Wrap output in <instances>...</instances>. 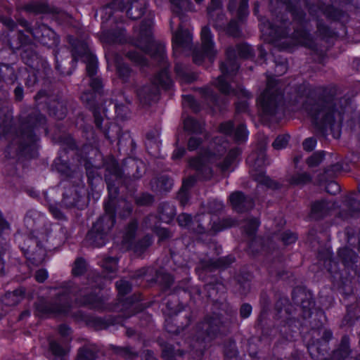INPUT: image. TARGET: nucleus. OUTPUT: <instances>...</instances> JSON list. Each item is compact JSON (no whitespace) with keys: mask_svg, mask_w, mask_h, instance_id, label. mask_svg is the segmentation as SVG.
<instances>
[{"mask_svg":"<svg viewBox=\"0 0 360 360\" xmlns=\"http://www.w3.org/2000/svg\"><path fill=\"white\" fill-rule=\"evenodd\" d=\"M153 18V15L150 14V17L141 22L139 30H135L136 39L133 42L136 46L149 53L162 65V70L155 77L152 84L143 86L137 92L140 102L144 105L156 99L160 88L167 89L172 85L167 71L165 45L156 44L152 39Z\"/></svg>","mask_w":360,"mask_h":360,"instance_id":"nucleus-1","label":"nucleus"},{"mask_svg":"<svg viewBox=\"0 0 360 360\" xmlns=\"http://www.w3.org/2000/svg\"><path fill=\"white\" fill-rule=\"evenodd\" d=\"M292 110H301L307 112L311 118L314 124L322 131H330L334 137L340 136V129L343 120V110L336 108L324 101H316L310 96L300 95L295 98Z\"/></svg>","mask_w":360,"mask_h":360,"instance_id":"nucleus-2","label":"nucleus"},{"mask_svg":"<svg viewBox=\"0 0 360 360\" xmlns=\"http://www.w3.org/2000/svg\"><path fill=\"white\" fill-rule=\"evenodd\" d=\"M210 147V149L202 152L200 156L191 159L189 162L190 167L196 171L198 176L205 180L210 179L212 176L210 164L215 163L221 172H225L229 170L234 160L240 153L238 148L231 149L223 162H219L228 148V143L217 137Z\"/></svg>","mask_w":360,"mask_h":360,"instance_id":"nucleus-3","label":"nucleus"},{"mask_svg":"<svg viewBox=\"0 0 360 360\" xmlns=\"http://www.w3.org/2000/svg\"><path fill=\"white\" fill-rule=\"evenodd\" d=\"M260 30L269 42L281 49H290L293 46L300 44L310 49L314 48V41L310 34L304 29H295L289 35L288 23L283 20H276L274 23L263 19L261 20Z\"/></svg>","mask_w":360,"mask_h":360,"instance_id":"nucleus-4","label":"nucleus"},{"mask_svg":"<svg viewBox=\"0 0 360 360\" xmlns=\"http://www.w3.org/2000/svg\"><path fill=\"white\" fill-rule=\"evenodd\" d=\"M46 122L45 117L34 110L22 123L20 134H15L12 138L8 148L14 149L16 152L34 157L39 141L37 134L40 133L41 129L47 134Z\"/></svg>","mask_w":360,"mask_h":360,"instance_id":"nucleus-5","label":"nucleus"},{"mask_svg":"<svg viewBox=\"0 0 360 360\" xmlns=\"http://www.w3.org/2000/svg\"><path fill=\"white\" fill-rule=\"evenodd\" d=\"M109 200L104 205L105 214L102 216L89 231L86 238L91 245L101 247L106 244L108 240V234L115 223V202L117 195V188L106 177Z\"/></svg>","mask_w":360,"mask_h":360,"instance_id":"nucleus-6","label":"nucleus"},{"mask_svg":"<svg viewBox=\"0 0 360 360\" xmlns=\"http://www.w3.org/2000/svg\"><path fill=\"white\" fill-rule=\"evenodd\" d=\"M237 55L244 58H249L252 55V48L248 44H240L236 49L229 47L226 50V60L220 65L221 75L219 76L214 82L217 89L226 95L239 94L238 91L233 89L228 83V80L236 75L239 68L236 60Z\"/></svg>","mask_w":360,"mask_h":360,"instance_id":"nucleus-7","label":"nucleus"},{"mask_svg":"<svg viewBox=\"0 0 360 360\" xmlns=\"http://www.w3.org/2000/svg\"><path fill=\"white\" fill-rule=\"evenodd\" d=\"M75 292L73 283L71 281L65 282L56 294L53 300L39 298L34 304L36 311L41 316L66 313L70 307V295Z\"/></svg>","mask_w":360,"mask_h":360,"instance_id":"nucleus-8","label":"nucleus"},{"mask_svg":"<svg viewBox=\"0 0 360 360\" xmlns=\"http://www.w3.org/2000/svg\"><path fill=\"white\" fill-rule=\"evenodd\" d=\"M141 300L140 294H134L133 296L122 300L115 307V309L122 311L121 315H109L103 318L98 316L89 317L88 325L96 330L107 329L110 326L121 324L123 318H129L136 309L135 304Z\"/></svg>","mask_w":360,"mask_h":360,"instance_id":"nucleus-9","label":"nucleus"},{"mask_svg":"<svg viewBox=\"0 0 360 360\" xmlns=\"http://www.w3.org/2000/svg\"><path fill=\"white\" fill-rule=\"evenodd\" d=\"M224 323L221 315L213 313L205 316L203 321L198 324L195 338L197 342L203 345L199 348L201 352L207 343L221 333Z\"/></svg>","mask_w":360,"mask_h":360,"instance_id":"nucleus-10","label":"nucleus"},{"mask_svg":"<svg viewBox=\"0 0 360 360\" xmlns=\"http://www.w3.org/2000/svg\"><path fill=\"white\" fill-rule=\"evenodd\" d=\"M210 216L199 214L195 217L194 221H192L191 217L185 213L179 215L177 218L178 224L180 226L186 227L198 234L204 233L205 227L202 222L205 221H207L208 224L211 226L210 229L213 232L220 231L224 229L231 227L236 224V221L231 218L219 221L218 223L214 221L212 224H210Z\"/></svg>","mask_w":360,"mask_h":360,"instance_id":"nucleus-11","label":"nucleus"},{"mask_svg":"<svg viewBox=\"0 0 360 360\" xmlns=\"http://www.w3.org/2000/svg\"><path fill=\"white\" fill-rule=\"evenodd\" d=\"M311 335V338L308 343L307 349L311 357L318 360L328 353V342L333 337V333L321 325L316 328L312 326Z\"/></svg>","mask_w":360,"mask_h":360,"instance_id":"nucleus-12","label":"nucleus"},{"mask_svg":"<svg viewBox=\"0 0 360 360\" xmlns=\"http://www.w3.org/2000/svg\"><path fill=\"white\" fill-rule=\"evenodd\" d=\"M282 101L283 93L278 83L274 79H268L266 89L258 98L264 112L269 115L276 114Z\"/></svg>","mask_w":360,"mask_h":360,"instance_id":"nucleus-13","label":"nucleus"},{"mask_svg":"<svg viewBox=\"0 0 360 360\" xmlns=\"http://www.w3.org/2000/svg\"><path fill=\"white\" fill-rule=\"evenodd\" d=\"M72 46L73 60H82L86 64V72L90 78L94 77L97 72V60L88 47L87 42L78 40L72 36L68 37Z\"/></svg>","mask_w":360,"mask_h":360,"instance_id":"nucleus-14","label":"nucleus"},{"mask_svg":"<svg viewBox=\"0 0 360 360\" xmlns=\"http://www.w3.org/2000/svg\"><path fill=\"white\" fill-rule=\"evenodd\" d=\"M171 297L172 299L168 298L165 304L172 316L171 321L174 323L176 328H172L169 321H166L165 328L169 333H179L191 323V312L186 308L176 311L175 307L177 299L173 295Z\"/></svg>","mask_w":360,"mask_h":360,"instance_id":"nucleus-15","label":"nucleus"},{"mask_svg":"<svg viewBox=\"0 0 360 360\" xmlns=\"http://www.w3.org/2000/svg\"><path fill=\"white\" fill-rule=\"evenodd\" d=\"M247 162L251 168V175L259 184L272 188H277L278 187L277 183L274 182L264 173L262 169L264 165V153H261L259 155H257L255 153L250 154L247 158Z\"/></svg>","mask_w":360,"mask_h":360,"instance_id":"nucleus-16","label":"nucleus"},{"mask_svg":"<svg viewBox=\"0 0 360 360\" xmlns=\"http://www.w3.org/2000/svg\"><path fill=\"white\" fill-rule=\"evenodd\" d=\"M134 278L146 277L148 282L158 283L164 290L170 288L174 282L172 276L162 270H154L151 267L143 268L138 270L133 276Z\"/></svg>","mask_w":360,"mask_h":360,"instance_id":"nucleus-17","label":"nucleus"},{"mask_svg":"<svg viewBox=\"0 0 360 360\" xmlns=\"http://www.w3.org/2000/svg\"><path fill=\"white\" fill-rule=\"evenodd\" d=\"M201 42L203 53L197 51L193 53V61L198 65L202 63L204 56H207L210 60H212L217 54V51L214 49L213 36L210 28L207 26L202 28Z\"/></svg>","mask_w":360,"mask_h":360,"instance_id":"nucleus-18","label":"nucleus"},{"mask_svg":"<svg viewBox=\"0 0 360 360\" xmlns=\"http://www.w3.org/2000/svg\"><path fill=\"white\" fill-rule=\"evenodd\" d=\"M276 314L277 319H281L282 322L288 325L290 327L296 322L300 323L299 319L291 316L294 307L289 302V300L283 297L279 299L275 304Z\"/></svg>","mask_w":360,"mask_h":360,"instance_id":"nucleus-19","label":"nucleus"},{"mask_svg":"<svg viewBox=\"0 0 360 360\" xmlns=\"http://www.w3.org/2000/svg\"><path fill=\"white\" fill-rule=\"evenodd\" d=\"M31 33L37 40L45 46H56L59 42L56 32L46 25H39L34 27Z\"/></svg>","mask_w":360,"mask_h":360,"instance_id":"nucleus-20","label":"nucleus"},{"mask_svg":"<svg viewBox=\"0 0 360 360\" xmlns=\"http://www.w3.org/2000/svg\"><path fill=\"white\" fill-rule=\"evenodd\" d=\"M236 258L231 255L217 259H203L200 261L201 268L207 271H214L217 269L224 270L229 268Z\"/></svg>","mask_w":360,"mask_h":360,"instance_id":"nucleus-21","label":"nucleus"},{"mask_svg":"<svg viewBox=\"0 0 360 360\" xmlns=\"http://www.w3.org/2000/svg\"><path fill=\"white\" fill-rule=\"evenodd\" d=\"M78 302L82 306L89 309L101 310L103 308L102 299L95 292H89L87 288L79 290Z\"/></svg>","mask_w":360,"mask_h":360,"instance_id":"nucleus-22","label":"nucleus"},{"mask_svg":"<svg viewBox=\"0 0 360 360\" xmlns=\"http://www.w3.org/2000/svg\"><path fill=\"white\" fill-rule=\"evenodd\" d=\"M360 214V201L357 200L354 194L345 197L342 207L339 213L340 217L349 219Z\"/></svg>","mask_w":360,"mask_h":360,"instance_id":"nucleus-23","label":"nucleus"},{"mask_svg":"<svg viewBox=\"0 0 360 360\" xmlns=\"http://www.w3.org/2000/svg\"><path fill=\"white\" fill-rule=\"evenodd\" d=\"M230 202L233 210L238 212H243L251 209L254 202L250 197L245 196L240 191H236L229 196Z\"/></svg>","mask_w":360,"mask_h":360,"instance_id":"nucleus-24","label":"nucleus"},{"mask_svg":"<svg viewBox=\"0 0 360 360\" xmlns=\"http://www.w3.org/2000/svg\"><path fill=\"white\" fill-rule=\"evenodd\" d=\"M336 207L332 200H321L314 202L311 208V217L315 219L324 217Z\"/></svg>","mask_w":360,"mask_h":360,"instance_id":"nucleus-25","label":"nucleus"},{"mask_svg":"<svg viewBox=\"0 0 360 360\" xmlns=\"http://www.w3.org/2000/svg\"><path fill=\"white\" fill-rule=\"evenodd\" d=\"M193 36L188 30H184L180 27L179 30L173 34L172 42L174 53L176 55L178 49L191 48Z\"/></svg>","mask_w":360,"mask_h":360,"instance_id":"nucleus-26","label":"nucleus"},{"mask_svg":"<svg viewBox=\"0 0 360 360\" xmlns=\"http://www.w3.org/2000/svg\"><path fill=\"white\" fill-rule=\"evenodd\" d=\"M102 43L111 44L115 43H124L127 41V37L124 30L119 27L116 30H103L99 35Z\"/></svg>","mask_w":360,"mask_h":360,"instance_id":"nucleus-27","label":"nucleus"},{"mask_svg":"<svg viewBox=\"0 0 360 360\" xmlns=\"http://www.w3.org/2000/svg\"><path fill=\"white\" fill-rule=\"evenodd\" d=\"M83 188L72 187L63 194V202L67 207L79 206L83 197Z\"/></svg>","mask_w":360,"mask_h":360,"instance_id":"nucleus-28","label":"nucleus"},{"mask_svg":"<svg viewBox=\"0 0 360 360\" xmlns=\"http://www.w3.org/2000/svg\"><path fill=\"white\" fill-rule=\"evenodd\" d=\"M147 6L146 0H132L127 11V15L133 20L139 19L146 13Z\"/></svg>","mask_w":360,"mask_h":360,"instance_id":"nucleus-29","label":"nucleus"},{"mask_svg":"<svg viewBox=\"0 0 360 360\" xmlns=\"http://www.w3.org/2000/svg\"><path fill=\"white\" fill-rule=\"evenodd\" d=\"M349 338L342 336L338 347L333 352L332 356L335 360H345L351 353Z\"/></svg>","mask_w":360,"mask_h":360,"instance_id":"nucleus-30","label":"nucleus"},{"mask_svg":"<svg viewBox=\"0 0 360 360\" xmlns=\"http://www.w3.org/2000/svg\"><path fill=\"white\" fill-rule=\"evenodd\" d=\"M16 80V75L15 71L9 65L1 64L0 65V88L3 87V83L7 85L14 84Z\"/></svg>","mask_w":360,"mask_h":360,"instance_id":"nucleus-31","label":"nucleus"},{"mask_svg":"<svg viewBox=\"0 0 360 360\" xmlns=\"http://www.w3.org/2000/svg\"><path fill=\"white\" fill-rule=\"evenodd\" d=\"M98 349L95 345L85 344L77 350L75 360H96Z\"/></svg>","mask_w":360,"mask_h":360,"instance_id":"nucleus-32","label":"nucleus"},{"mask_svg":"<svg viewBox=\"0 0 360 360\" xmlns=\"http://www.w3.org/2000/svg\"><path fill=\"white\" fill-rule=\"evenodd\" d=\"M110 347L115 354L127 360H133L139 356L138 352L131 346L120 347L111 345Z\"/></svg>","mask_w":360,"mask_h":360,"instance_id":"nucleus-33","label":"nucleus"},{"mask_svg":"<svg viewBox=\"0 0 360 360\" xmlns=\"http://www.w3.org/2000/svg\"><path fill=\"white\" fill-rule=\"evenodd\" d=\"M12 115L4 108L0 109V137L1 136H10Z\"/></svg>","mask_w":360,"mask_h":360,"instance_id":"nucleus-34","label":"nucleus"},{"mask_svg":"<svg viewBox=\"0 0 360 360\" xmlns=\"http://www.w3.org/2000/svg\"><path fill=\"white\" fill-rule=\"evenodd\" d=\"M170 5L172 13L179 16L184 12L191 11L193 7L190 0H170Z\"/></svg>","mask_w":360,"mask_h":360,"instance_id":"nucleus-35","label":"nucleus"},{"mask_svg":"<svg viewBox=\"0 0 360 360\" xmlns=\"http://www.w3.org/2000/svg\"><path fill=\"white\" fill-rule=\"evenodd\" d=\"M25 249L24 255L31 264L35 266L40 265L44 260L45 252L44 249Z\"/></svg>","mask_w":360,"mask_h":360,"instance_id":"nucleus-36","label":"nucleus"},{"mask_svg":"<svg viewBox=\"0 0 360 360\" xmlns=\"http://www.w3.org/2000/svg\"><path fill=\"white\" fill-rule=\"evenodd\" d=\"M235 290L240 295H246L250 290V283L248 275L238 274L236 278Z\"/></svg>","mask_w":360,"mask_h":360,"instance_id":"nucleus-37","label":"nucleus"},{"mask_svg":"<svg viewBox=\"0 0 360 360\" xmlns=\"http://www.w3.org/2000/svg\"><path fill=\"white\" fill-rule=\"evenodd\" d=\"M26 289L24 287H19L12 292H8L4 296V301L7 305L18 304L25 297Z\"/></svg>","mask_w":360,"mask_h":360,"instance_id":"nucleus-38","label":"nucleus"},{"mask_svg":"<svg viewBox=\"0 0 360 360\" xmlns=\"http://www.w3.org/2000/svg\"><path fill=\"white\" fill-rule=\"evenodd\" d=\"M184 128L191 136L202 135L203 134V124L191 117H188L184 120Z\"/></svg>","mask_w":360,"mask_h":360,"instance_id":"nucleus-39","label":"nucleus"},{"mask_svg":"<svg viewBox=\"0 0 360 360\" xmlns=\"http://www.w3.org/2000/svg\"><path fill=\"white\" fill-rule=\"evenodd\" d=\"M90 86L94 92H84L81 96V99L83 102L89 104L94 101L95 93L98 92L102 87V82L99 78L91 77L90 78Z\"/></svg>","mask_w":360,"mask_h":360,"instance_id":"nucleus-40","label":"nucleus"},{"mask_svg":"<svg viewBox=\"0 0 360 360\" xmlns=\"http://www.w3.org/2000/svg\"><path fill=\"white\" fill-rule=\"evenodd\" d=\"M159 212L160 220L169 223L176 215V208L173 205L163 202L159 207Z\"/></svg>","mask_w":360,"mask_h":360,"instance_id":"nucleus-41","label":"nucleus"},{"mask_svg":"<svg viewBox=\"0 0 360 360\" xmlns=\"http://www.w3.org/2000/svg\"><path fill=\"white\" fill-rule=\"evenodd\" d=\"M195 181V179L194 176H191L188 179H186L183 182V185L181 186V190L179 191L177 198L179 200L180 204L184 207L187 205L188 202V189L193 185Z\"/></svg>","mask_w":360,"mask_h":360,"instance_id":"nucleus-42","label":"nucleus"},{"mask_svg":"<svg viewBox=\"0 0 360 360\" xmlns=\"http://www.w3.org/2000/svg\"><path fill=\"white\" fill-rule=\"evenodd\" d=\"M338 255L345 266H349L358 261V255L353 249H339Z\"/></svg>","mask_w":360,"mask_h":360,"instance_id":"nucleus-43","label":"nucleus"},{"mask_svg":"<svg viewBox=\"0 0 360 360\" xmlns=\"http://www.w3.org/2000/svg\"><path fill=\"white\" fill-rule=\"evenodd\" d=\"M190 279L186 278L181 281L178 285V288L182 290L185 292H188L191 299L195 300L201 296V290L197 285H191L189 284Z\"/></svg>","mask_w":360,"mask_h":360,"instance_id":"nucleus-44","label":"nucleus"},{"mask_svg":"<svg viewBox=\"0 0 360 360\" xmlns=\"http://www.w3.org/2000/svg\"><path fill=\"white\" fill-rule=\"evenodd\" d=\"M304 297L301 298V305L300 309L302 311V317L303 319H307L311 317V310L314 307V301L308 297L307 295L302 293Z\"/></svg>","mask_w":360,"mask_h":360,"instance_id":"nucleus-45","label":"nucleus"},{"mask_svg":"<svg viewBox=\"0 0 360 360\" xmlns=\"http://www.w3.org/2000/svg\"><path fill=\"white\" fill-rule=\"evenodd\" d=\"M113 60H115L119 76L124 81H127L131 76V69L128 67L127 65L122 62V58L118 55H115Z\"/></svg>","mask_w":360,"mask_h":360,"instance_id":"nucleus-46","label":"nucleus"},{"mask_svg":"<svg viewBox=\"0 0 360 360\" xmlns=\"http://www.w3.org/2000/svg\"><path fill=\"white\" fill-rule=\"evenodd\" d=\"M27 12L39 14L44 13L49 11V7L46 2L42 1H32L24 7Z\"/></svg>","mask_w":360,"mask_h":360,"instance_id":"nucleus-47","label":"nucleus"},{"mask_svg":"<svg viewBox=\"0 0 360 360\" xmlns=\"http://www.w3.org/2000/svg\"><path fill=\"white\" fill-rule=\"evenodd\" d=\"M49 349L56 357H64L68 351L57 340L51 339L49 341Z\"/></svg>","mask_w":360,"mask_h":360,"instance_id":"nucleus-48","label":"nucleus"},{"mask_svg":"<svg viewBox=\"0 0 360 360\" xmlns=\"http://www.w3.org/2000/svg\"><path fill=\"white\" fill-rule=\"evenodd\" d=\"M137 222L135 221H131L126 228L125 232L123 236L122 244H129L135 237L136 231L137 229Z\"/></svg>","mask_w":360,"mask_h":360,"instance_id":"nucleus-49","label":"nucleus"},{"mask_svg":"<svg viewBox=\"0 0 360 360\" xmlns=\"http://www.w3.org/2000/svg\"><path fill=\"white\" fill-rule=\"evenodd\" d=\"M175 72L177 77L182 83H190L194 79L192 75L187 72L186 68L181 64H176Z\"/></svg>","mask_w":360,"mask_h":360,"instance_id":"nucleus-50","label":"nucleus"},{"mask_svg":"<svg viewBox=\"0 0 360 360\" xmlns=\"http://www.w3.org/2000/svg\"><path fill=\"white\" fill-rule=\"evenodd\" d=\"M311 180V176L306 173H297L291 176L290 183L295 186H303L309 183Z\"/></svg>","mask_w":360,"mask_h":360,"instance_id":"nucleus-51","label":"nucleus"},{"mask_svg":"<svg viewBox=\"0 0 360 360\" xmlns=\"http://www.w3.org/2000/svg\"><path fill=\"white\" fill-rule=\"evenodd\" d=\"M86 271V262L82 257H77L73 263L72 274L75 276L83 275Z\"/></svg>","mask_w":360,"mask_h":360,"instance_id":"nucleus-52","label":"nucleus"},{"mask_svg":"<svg viewBox=\"0 0 360 360\" xmlns=\"http://www.w3.org/2000/svg\"><path fill=\"white\" fill-rule=\"evenodd\" d=\"M259 225V222L257 218L248 219L243 226L244 231L248 237L252 238L256 233Z\"/></svg>","mask_w":360,"mask_h":360,"instance_id":"nucleus-53","label":"nucleus"},{"mask_svg":"<svg viewBox=\"0 0 360 360\" xmlns=\"http://www.w3.org/2000/svg\"><path fill=\"white\" fill-rule=\"evenodd\" d=\"M162 348V357L165 360H176V352L172 345L162 342L160 344Z\"/></svg>","mask_w":360,"mask_h":360,"instance_id":"nucleus-54","label":"nucleus"},{"mask_svg":"<svg viewBox=\"0 0 360 360\" xmlns=\"http://www.w3.org/2000/svg\"><path fill=\"white\" fill-rule=\"evenodd\" d=\"M223 288V285L219 282L210 283L205 285L207 297L212 300H217V295L219 291Z\"/></svg>","mask_w":360,"mask_h":360,"instance_id":"nucleus-55","label":"nucleus"},{"mask_svg":"<svg viewBox=\"0 0 360 360\" xmlns=\"http://www.w3.org/2000/svg\"><path fill=\"white\" fill-rule=\"evenodd\" d=\"M66 108L59 103H58L56 105H51L49 109L50 115L56 117L58 120L63 119L66 115Z\"/></svg>","mask_w":360,"mask_h":360,"instance_id":"nucleus-56","label":"nucleus"},{"mask_svg":"<svg viewBox=\"0 0 360 360\" xmlns=\"http://www.w3.org/2000/svg\"><path fill=\"white\" fill-rule=\"evenodd\" d=\"M129 0H113L111 5L105 7L103 9V12L105 15H108V17L105 18V20H110L111 11L112 8H118L122 9L124 6L125 3H128Z\"/></svg>","mask_w":360,"mask_h":360,"instance_id":"nucleus-57","label":"nucleus"},{"mask_svg":"<svg viewBox=\"0 0 360 360\" xmlns=\"http://www.w3.org/2000/svg\"><path fill=\"white\" fill-rule=\"evenodd\" d=\"M290 136L288 134H282L276 137L272 143V146L276 150H281L285 148L289 142Z\"/></svg>","mask_w":360,"mask_h":360,"instance_id":"nucleus-58","label":"nucleus"},{"mask_svg":"<svg viewBox=\"0 0 360 360\" xmlns=\"http://www.w3.org/2000/svg\"><path fill=\"white\" fill-rule=\"evenodd\" d=\"M248 136V131L243 124H239L234 132V138L238 142L245 141Z\"/></svg>","mask_w":360,"mask_h":360,"instance_id":"nucleus-59","label":"nucleus"},{"mask_svg":"<svg viewBox=\"0 0 360 360\" xmlns=\"http://www.w3.org/2000/svg\"><path fill=\"white\" fill-rule=\"evenodd\" d=\"M320 12L323 13L327 18L333 20H339L340 16V12L333 8V6H328L325 7L319 8Z\"/></svg>","mask_w":360,"mask_h":360,"instance_id":"nucleus-60","label":"nucleus"},{"mask_svg":"<svg viewBox=\"0 0 360 360\" xmlns=\"http://www.w3.org/2000/svg\"><path fill=\"white\" fill-rule=\"evenodd\" d=\"M119 295H125L131 290V284L125 280H120L115 283Z\"/></svg>","mask_w":360,"mask_h":360,"instance_id":"nucleus-61","label":"nucleus"},{"mask_svg":"<svg viewBox=\"0 0 360 360\" xmlns=\"http://www.w3.org/2000/svg\"><path fill=\"white\" fill-rule=\"evenodd\" d=\"M279 238H281L283 245H290L293 244L297 239V236L290 231H285L279 234Z\"/></svg>","mask_w":360,"mask_h":360,"instance_id":"nucleus-62","label":"nucleus"},{"mask_svg":"<svg viewBox=\"0 0 360 360\" xmlns=\"http://www.w3.org/2000/svg\"><path fill=\"white\" fill-rule=\"evenodd\" d=\"M182 103L184 106L191 108L194 112H198L200 110L198 104L192 96H183Z\"/></svg>","mask_w":360,"mask_h":360,"instance_id":"nucleus-63","label":"nucleus"},{"mask_svg":"<svg viewBox=\"0 0 360 360\" xmlns=\"http://www.w3.org/2000/svg\"><path fill=\"white\" fill-rule=\"evenodd\" d=\"M127 57L132 62L141 65H146V60L145 58L137 51H130L127 54Z\"/></svg>","mask_w":360,"mask_h":360,"instance_id":"nucleus-64","label":"nucleus"}]
</instances>
